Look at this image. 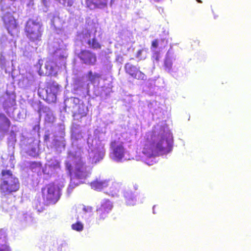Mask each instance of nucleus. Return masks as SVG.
I'll list each match as a JSON object with an SVG mask.
<instances>
[{
	"instance_id": "obj_1",
	"label": "nucleus",
	"mask_w": 251,
	"mask_h": 251,
	"mask_svg": "<svg viewBox=\"0 0 251 251\" xmlns=\"http://www.w3.org/2000/svg\"><path fill=\"white\" fill-rule=\"evenodd\" d=\"M147 141L146 146L150 148L152 153L166 154L172 150V134L163 126L149 133Z\"/></svg>"
},
{
	"instance_id": "obj_2",
	"label": "nucleus",
	"mask_w": 251,
	"mask_h": 251,
	"mask_svg": "<svg viewBox=\"0 0 251 251\" xmlns=\"http://www.w3.org/2000/svg\"><path fill=\"white\" fill-rule=\"evenodd\" d=\"M0 193L4 196L17 192L20 188L18 179L10 170H0Z\"/></svg>"
},
{
	"instance_id": "obj_3",
	"label": "nucleus",
	"mask_w": 251,
	"mask_h": 251,
	"mask_svg": "<svg viewBox=\"0 0 251 251\" xmlns=\"http://www.w3.org/2000/svg\"><path fill=\"white\" fill-rule=\"evenodd\" d=\"M24 30L26 37L30 42L38 44L42 41L44 28L40 20L28 19L25 22Z\"/></svg>"
},
{
	"instance_id": "obj_4",
	"label": "nucleus",
	"mask_w": 251,
	"mask_h": 251,
	"mask_svg": "<svg viewBox=\"0 0 251 251\" xmlns=\"http://www.w3.org/2000/svg\"><path fill=\"white\" fill-rule=\"evenodd\" d=\"M65 110L72 115L73 120L77 122H81L82 119L86 117L89 112L87 105L77 98H73L70 104L65 106Z\"/></svg>"
},
{
	"instance_id": "obj_5",
	"label": "nucleus",
	"mask_w": 251,
	"mask_h": 251,
	"mask_svg": "<svg viewBox=\"0 0 251 251\" xmlns=\"http://www.w3.org/2000/svg\"><path fill=\"white\" fill-rule=\"evenodd\" d=\"M61 188L54 182L46 185L42 188V198L47 205L54 204L61 196Z\"/></svg>"
},
{
	"instance_id": "obj_6",
	"label": "nucleus",
	"mask_w": 251,
	"mask_h": 251,
	"mask_svg": "<svg viewBox=\"0 0 251 251\" xmlns=\"http://www.w3.org/2000/svg\"><path fill=\"white\" fill-rule=\"evenodd\" d=\"M110 155L111 158L117 162H121L125 157L126 150L124 143L119 140H113L110 143Z\"/></svg>"
},
{
	"instance_id": "obj_7",
	"label": "nucleus",
	"mask_w": 251,
	"mask_h": 251,
	"mask_svg": "<svg viewBox=\"0 0 251 251\" xmlns=\"http://www.w3.org/2000/svg\"><path fill=\"white\" fill-rule=\"evenodd\" d=\"M2 21L4 27L11 36L14 37L19 33L18 23L11 13L5 14L2 17Z\"/></svg>"
},
{
	"instance_id": "obj_8",
	"label": "nucleus",
	"mask_w": 251,
	"mask_h": 251,
	"mask_svg": "<svg viewBox=\"0 0 251 251\" xmlns=\"http://www.w3.org/2000/svg\"><path fill=\"white\" fill-rule=\"evenodd\" d=\"M113 207V203L108 199L103 200L96 209L97 219L101 221L105 220Z\"/></svg>"
},
{
	"instance_id": "obj_9",
	"label": "nucleus",
	"mask_w": 251,
	"mask_h": 251,
	"mask_svg": "<svg viewBox=\"0 0 251 251\" xmlns=\"http://www.w3.org/2000/svg\"><path fill=\"white\" fill-rule=\"evenodd\" d=\"M60 67H61L53 59L48 58L44 64L45 70H43L40 67L38 71L39 74L40 75L56 76L57 75V71Z\"/></svg>"
},
{
	"instance_id": "obj_10",
	"label": "nucleus",
	"mask_w": 251,
	"mask_h": 251,
	"mask_svg": "<svg viewBox=\"0 0 251 251\" xmlns=\"http://www.w3.org/2000/svg\"><path fill=\"white\" fill-rule=\"evenodd\" d=\"M96 30L94 32L88 30L82 34V41L85 42L89 48L93 50H98L101 48L100 43L96 38Z\"/></svg>"
},
{
	"instance_id": "obj_11",
	"label": "nucleus",
	"mask_w": 251,
	"mask_h": 251,
	"mask_svg": "<svg viewBox=\"0 0 251 251\" xmlns=\"http://www.w3.org/2000/svg\"><path fill=\"white\" fill-rule=\"evenodd\" d=\"M46 88V100L49 103L55 102L60 89L59 85L54 81H50L47 83Z\"/></svg>"
},
{
	"instance_id": "obj_12",
	"label": "nucleus",
	"mask_w": 251,
	"mask_h": 251,
	"mask_svg": "<svg viewBox=\"0 0 251 251\" xmlns=\"http://www.w3.org/2000/svg\"><path fill=\"white\" fill-rule=\"evenodd\" d=\"M124 68L126 73L132 78L143 81L147 79L146 75L140 71L139 67H137L130 63H126L125 65Z\"/></svg>"
},
{
	"instance_id": "obj_13",
	"label": "nucleus",
	"mask_w": 251,
	"mask_h": 251,
	"mask_svg": "<svg viewBox=\"0 0 251 251\" xmlns=\"http://www.w3.org/2000/svg\"><path fill=\"white\" fill-rule=\"evenodd\" d=\"M78 57L85 64L94 65L97 62V56L95 53L88 50H82L78 54Z\"/></svg>"
},
{
	"instance_id": "obj_14",
	"label": "nucleus",
	"mask_w": 251,
	"mask_h": 251,
	"mask_svg": "<svg viewBox=\"0 0 251 251\" xmlns=\"http://www.w3.org/2000/svg\"><path fill=\"white\" fill-rule=\"evenodd\" d=\"M109 180L101 179L100 177L96 178L90 183V186L92 189L96 191H101L103 188L109 185Z\"/></svg>"
},
{
	"instance_id": "obj_15",
	"label": "nucleus",
	"mask_w": 251,
	"mask_h": 251,
	"mask_svg": "<svg viewBox=\"0 0 251 251\" xmlns=\"http://www.w3.org/2000/svg\"><path fill=\"white\" fill-rule=\"evenodd\" d=\"M112 0H86V4L91 9L102 8L106 7L109 1Z\"/></svg>"
},
{
	"instance_id": "obj_16",
	"label": "nucleus",
	"mask_w": 251,
	"mask_h": 251,
	"mask_svg": "<svg viewBox=\"0 0 251 251\" xmlns=\"http://www.w3.org/2000/svg\"><path fill=\"white\" fill-rule=\"evenodd\" d=\"M11 125L9 119L4 113L0 112V132H7Z\"/></svg>"
},
{
	"instance_id": "obj_17",
	"label": "nucleus",
	"mask_w": 251,
	"mask_h": 251,
	"mask_svg": "<svg viewBox=\"0 0 251 251\" xmlns=\"http://www.w3.org/2000/svg\"><path fill=\"white\" fill-rule=\"evenodd\" d=\"M55 54L54 60L60 66L65 65V60L67 55L66 53L60 49H57L54 52Z\"/></svg>"
},
{
	"instance_id": "obj_18",
	"label": "nucleus",
	"mask_w": 251,
	"mask_h": 251,
	"mask_svg": "<svg viewBox=\"0 0 251 251\" xmlns=\"http://www.w3.org/2000/svg\"><path fill=\"white\" fill-rule=\"evenodd\" d=\"M126 202L127 205H134L136 201L135 196L131 190H125L123 194Z\"/></svg>"
},
{
	"instance_id": "obj_19",
	"label": "nucleus",
	"mask_w": 251,
	"mask_h": 251,
	"mask_svg": "<svg viewBox=\"0 0 251 251\" xmlns=\"http://www.w3.org/2000/svg\"><path fill=\"white\" fill-rule=\"evenodd\" d=\"M75 170L76 175L80 177L86 175V168L81 162L76 163Z\"/></svg>"
},
{
	"instance_id": "obj_20",
	"label": "nucleus",
	"mask_w": 251,
	"mask_h": 251,
	"mask_svg": "<svg viewBox=\"0 0 251 251\" xmlns=\"http://www.w3.org/2000/svg\"><path fill=\"white\" fill-rule=\"evenodd\" d=\"M16 105V100L14 98L8 97L3 102V108L4 110L6 111L9 108L14 106Z\"/></svg>"
},
{
	"instance_id": "obj_21",
	"label": "nucleus",
	"mask_w": 251,
	"mask_h": 251,
	"mask_svg": "<svg viewBox=\"0 0 251 251\" xmlns=\"http://www.w3.org/2000/svg\"><path fill=\"white\" fill-rule=\"evenodd\" d=\"M87 76L89 78V80L93 83L95 82V80L97 78H99L101 77L100 74L97 73L94 74L92 71H90L88 72Z\"/></svg>"
},
{
	"instance_id": "obj_22",
	"label": "nucleus",
	"mask_w": 251,
	"mask_h": 251,
	"mask_svg": "<svg viewBox=\"0 0 251 251\" xmlns=\"http://www.w3.org/2000/svg\"><path fill=\"white\" fill-rule=\"evenodd\" d=\"M48 167L50 170H55L60 168V164L59 161L57 160H55L50 162Z\"/></svg>"
},
{
	"instance_id": "obj_23",
	"label": "nucleus",
	"mask_w": 251,
	"mask_h": 251,
	"mask_svg": "<svg viewBox=\"0 0 251 251\" xmlns=\"http://www.w3.org/2000/svg\"><path fill=\"white\" fill-rule=\"evenodd\" d=\"M72 228L77 231H81L83 229V225L80 222H77L75 224H73L71 226Z\"/></svg>"
},
{
	"instance_id": "obj_24",
	"label": "nucleus",
	"mask_w": 251,
	"mask_h": 251,
	"mask_svg": "<svg viewBox=\"0 0 251 251\" xmlns=\"http://www.w3.org/2000/svg\"><path fill=\"white\" fill-rule=\"evenodd\" d=\"M173 63L169 58H166L164 61V67L168 71H170L172 68Z\"/></svg>"
},
{
	"instance_id": "obj_25",
	"label": "nucleus",
	"mask_w": 251,
	"mask_h": 251,
	"mask_svg": "<svg viewBox=\"0 0 251 251\" xmlns=\"http://www.w3.org/2000/svg\"><path fill=\"white\" fill-rule=\"evenodd\" d=\"M0 251H12L9 245L7 244H0Z\"/></svg>"
},
{
	"instance_id": "obj_26",
	"label": "nucleus",
	"mask_w": 251,
	"mask_h": 251,
	"mask_svg": "<svg viewBox=\"0 0 251 251\" xmlns=\"http://www.w3.org/2000/svg\"><path fill=\"white\" fill-rule=\"evenodd\" d=\"M65 167L66 169L71 173L72 171L73 170V167L72 166V164L70 161H66L65 162Z\"/></svg>"
},
{
	"instance_id": "obj_27",
	"label": "nucleus",
	"mask_w": 251,
	"mask_h": 251,
	"mask_svg": "<svg viewBox=\"0 0 251 251\" xmlns=\"http://www.w3.org/2000/svg\"><path fill=\"white\" fill-rule=\"evenodd\" d=\"M158 46V39H154L151 42V49H156Z\"/></svg>"
},
{
	"instance_id": "obj_28",
	"label": "nucleus",
	"mask_w": 251,
	"mask_h": 251,
	"mask_svg": "<svg viewBox=\"0 0 251 251\" xmlns=\"http://www.w3.org/2000/svg\"><path fill=\"white\" fill-rule=\"evenodd\" d=\"M98 155H99L98 153H95V154H94L93 157H90V159L91 160V161L93 163H96L97 162H98L99 161V160H97V159L95 160L94 158L95 157L98 156Z\"/></svg>"
},
{
	"instance_id": "obj_29",
	"label": "nucleus",
	"mask_w": 251,
	"mask_h": 251,
	"mask_svg": "<svg viewBox=\"0 0 251 251\" xmlns=\"http://www.w3.org/2000/svg\"><path fill=\"white\" fill-rule=\"evenodd\" d=\"M50 139V135L49 134H45L44 136V140L45 142H47Z\"/></svg>"
},
{
	"instance_id": "obj_30",
	"label": "nucleus",
	"mask_w": 251,
	"mask_h": 251,
	"mask_svg": "<svg viewBox=\"0 0 251 251\" xmlns=\"http://www.w3.org/2000/svg\"><path fill=\"white\" fill-rule=\"evenodd\" d=\"M143 51V49L139 50L137 53V57H140L142 52Z\"/></svg>"
},
{
	"instance_id": "obj_31",
	"label": "nucleus",
	"mask_w": 251,
	"mask_h": 251,
	"mask_svg": "<svg viewBox=\"0 0 251 251\" xmlns=\"http://www.w3.org/2000/svg\"><path fill=\"white\" fill-rule=\"evenodd\" d=\"M153 55L154 56H155V59L156 60H159V57H158V56H159V52L158 51H155L154 53H153Z\"/></svg>"
},
{
	"instance_id": "obj_32",
	"label": "nucleus",
	"mask_w": 251,
	"mask_h": 251,
	"mask_svg": "<svg viewBox=\"0 0 251 251\" xmlns=\"http://www.w3.org/2000/svg\"><path fill=\"white\" fill-rule=\"evenodd\" d=\"M42 0V2L43 3V4L45 6H47V0Z\"/></svg>"
},
{
	"instance_id": "obj_33",
	"label": "nucleus",
	"mask_w": 251,
	"mask_h": 251,
	"mask_svg": "<svg viewBox=\"0 0 251 251\" xmlns=\"http://www.w3.org/2000/svg\"><path fill=\"white\" fill-rule=\"evenodd\" d=\"M72 1H70V2H68V6H72Z\"/></svg>"
},
{
	"instance_id": "obj_34",
	"label": "nucleus",
	"mask_w": 251,
	"mask_h": 251,
	"mask_svg": "<svg viewBox=\"0 0 251 251\" xmlns=\"http://www.w3.org/2000/svg\"><path fill=\"white\" fill-rule=\"evenodd\" d=\"M198 2L201 3V0H196Z\"/></svg>"
},
{
	"instance_id": "obj_35",
	"label": "nucleus",
	"mask_w": 251,
	"mask_h": 251,
	"mask_svg": "<svg viewBox=\"0 0 251 251\" xmlns=\"http://www.w3.org/2000/svg\"><path fill=\"white\" fill-rule=\"evenodd\" d=\"M218 17V16H215V18Z\"/></svg>"
}]
</instances>
